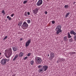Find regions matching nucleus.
<instances>
[{
  "label": "nucleus",
  "instance_id": "f257e3e1",
  "mask_svg": "<svg viewBox=\"0 0 76 76\" xmlns=\"http://www.w3.org/2000/svg\"><path fill=\"white\" fill-rule=\"evenodd\" d=\"M6 52H7V55H5V57L8 58H9L12 54V48H10L8 49L5 50Z\"/></svg>",
  "mask_w": 76,
  "mask_h": 76
},
{
  "label": "nucleus",
  "instance_id": "f03ea898",
  "mask_svg": "<svg viewBox=\"0 0 76 76\" xmlns=\"http://www.w3.org/2000/svg\"><path fill=\"white\" fill-rule=\"evenodd\" d=\"M61 25H58L55 28V31H56V34H58L59 33H61L62 31L61 29Z\"/></svg>",
  "mask_w": 76,
  "mask_h": 76
},
{
  "label": "nucleus",
  "instance_id": "7ed1b4c3",
  "mask_svg": "<svg viewBox=\"0 0 76 76\" xmlns=\"http://www.w3.org/2000/svg\"><path fill=\"white\" fill-rule=\"evenodd\" d=\"M48 66L46 65L44 66L42 68H39V72H41L43 73L44 72H45L48 69Z\"/></svg>",
  "mask_w": 76,
  "mask_h": 76
},
{
  "label": "nucleus",
  "instance_id": "20e7f679",
  "mask_svg": "<svg viewBox=\"0 0 76 76\" xmlns=\"http://www.w3.org/2000/svg\"><path fill=\"white\" fill-rule=\"evenodd\" d=\"M28 24L26 21L24 22L21 26L22 28L23 29H26L28 28Z\"/></svg>",
  "mask_w": 76,
  "mask_h": 76
},
{
  "label": "nucleus",
  "instance_id": "39448f33",
  "mask_svg": "<svg viewBox=\"0 0 76 76\" xmlns=\"http://www.w3.org/2000/svg\"><path fill=\"white\" fill-rule=\"evenodd\" d=\"M7 61V58L3 59L1 61V64L2 66H5L6 64V62Z\"/></svg>",
  "mask_w": 76,
  "mask_h": 76
},
{
  "label": "nucleus",
  "instance_id": "423d86ee",
  "mask_svg": "<svg viewBox=\"0 0 76 76\" xmlns=\"http://www.w3.org/2000/svg\"><path fill=\"white\" fill-rule=\"evenodd\" d=\"M35 61L37 64H39L42 62V59L39 57H37L35 58Z\"/></svg>",
  "mask_w": 76,
  "mask_h": 76
},
{
  "label": "nucleus",
  "instance_id": "0eeeda50",
  "mask_svg": "<svg viewBox=\"0 0 76 76\" xmlns=\"http://www.w3.org/2000/svg\"><path fill=\"white\" fill-rule=\"evenodd\" d=\"M50 56L49 57V58L50 60H53L54 57L55 55L54 54V53H50Z\"/></svg>",
  "mask_w": 76,
  "mask_h": 76
},
{
  "label": "nucleus",
  "instance_id": "6e6552de",
  "mask_svg": "<svg viewBox=\"0 0 76 76\" xmlns=\"http://www.w3.org/2000/svg\"><path fill=\"white\" fill-rule=\"evenodd\" d=\"M42 4V0H39L36 4L37 6H40Z\"/></svg>",
  "mask_w": 76,
  "mask_h": 76
},
{
  "label": "nucleus",
  "instance_id": "1a4fd4ad",
  "mask_svg": "<svg viewBox=\"0 0 76 76\" xmlns=\"http://www.w3.org/2000/svg\"><path fill=\"white\" fill-rule=\"evenodd\" d=\"M31 39L28 40V41L26 43V47H28L29 45V44L31 43Z\"/></svg>",
  "mask_w": 76,
  "mask_h": 76
},
{
  "label": "nucleus",
  "instance_id": "9d476101",
  "mask_svg": "<svg viewBox=\"0 0 76 76\" xmlns=\"http://www.w3.org/2000/svg\"><path fill=\"white\" fill-rule=\"evenodd\" d=\"M38 10H39V9L36 8L35 9L33 10V12L34 14H36L37 13H38Z\"/></svg>",
  "mask_w": 76,
  "mask_h": 76
},
{
  "label": "nucleus",
  "instance_id": "9b49d317",
  "mask_svg": "<svg viewBox=\"0 0 76 76\" xmlns=\"http://www.w3.org/2000/svg\"><path fill=\"white\" fill-rule=\"evenodd\" d=\"M12 48L13 51H16L18 50L17 48L16 47H12Z\"/></svg>",
  "mask_w": 76,
  "mask_h": 76
},
{
  "label": "nucleus",
  "instance_id": "f8f14e48",
  "mask_svg": "<svg viewBox=\"0 0 76 76\" xmlns=\"http://www.w3.org/2000/svg\"><path fill=\"white\" fill-rule=\"evenodd\" d=\"M22 23H23V22H22V21H19L18 23V26H20L22 25Z\"/></svg>",
  "mask_w": 76,
  "mask_h": 76
},
{
  "label": "nucleus",
  "instance_id": "ddd939ff",
  "mask_svg": "<svg viewBox=\"0 0 76 76\" xmlns=\"http://www.w3.org/2000/svg\"><path fill=\"white\" fill-rule=\"evenodd\" d=\"M23 56V53L22 52L20 53L19 54V56L20 57H22Z\"/></svg>",
  "mask_w": 76,
  "mask_h": 76
},
{
  "label": "nucleus",
  "instance_id": "4468645a",
  "mask_svg": "<svg viewBox=\"0 0 76 76\" xmlns=\"http://www.w3.org/2000/svg\"><path fill=\"white\" fill-rule=\"evenodd\" d=\"M18 57V55H16L15 56V57L13 59V61H15V60Z\"/></svg>",
  "mask_w": 76,
  "mask_h": 76
},
{
  "label": "nucleus",
  "instance_id": "2eb2a0df",
  "mask_svg": "<svg viewBox=\"0 0 76 76\" xmlns=\"http://www.w3.org/2000/svg\"><path fill=\"white\" fill-rule=\"evenodd\" d=\"M69 54L71 55V56H72V55H73V54H76V52H70Z\"/></svg>",
  "mask_w": 76,
  "mask_h": 76
},
{
  "label": "nucleus",
  "instance_id": "dca6fc26",
  "mask_svg": "<svg viewBox=\"0 0 76 76\" xmlns=\"http://www.w3.org/2000/svg\"><path fill=\"white\" fill-rule=\"evenodd\" d=\"M7 18L9 20H12V18L10 17L9 16H7Z\"/></svg>",
  "mask_w": 76,
  "mask_h": 76
},
{
  "label": "nucleus",
  "instance_id": "f3484780",
  "mask_svg": "<svg viewBox=\"0 0 76 76\" xmlns=\"http://www.w3.org/2000/svg\"><path fill=\"white\" fill-rule=\"evenodd\" d=\"M67 35H68V37L69 38H70L72 37V36L70 35V34L69 32H68L67 33Z\"/></svg>",
  "mask_w": 76,
  "mask_h": 76
},
{
  "label": "nucleus",
  "instance_id": "a211bd4d",
  "mask_svg": "<svg viewBox=\"0 0 76 76\" xmlns=\"http://www.w3.org/2000/svg\"><path fill=\"white\" fill-rule=\"evenodd\" d=\"M64 40L65 41H67L68 40L67 39V36H65L64 37Z\"/></svg>",
  "mask_w": 76,
  "mask_h": 76
},
{
  "label": "nucleus",
  "instance_id": "6ab92c4d",
  "mask_svg": "<svg viewBox=\"0 0 76 76\" xmlns=\"http://www.w3.org/2000/svg\"><path fill=\"white\" fill-rule=\"evenodd\" d=\"M27 22L28 24L31 23V20L29 19H28V20H27Z\"/></svg>",
  "mask_w": 76,
  "mask_h": 76
},
{
  "label": "nucleus",
  "instance_id": "aec40b11",
  "mask_svg": "<svg viewBox=\"0 0 76 76\" xmlns=\"http://www.w3.org/2000/svg\"><path fill=\"white\" fill-rule=\"evenodd\" d=\"M34 61H31L30 62V63L31 65H33V64H34Z\"/></svg>",
  "mask_w": 76,
  "mask_h": 76
},
{
  "label": "nucleus",
  "instance_id": "412c9836",
  "mask_svg": "<svg viewBox=\"0 0 76 76\" xmlns=\"http://www.w3.org/2000/svg\"><path fill=\"white\" fill-rule=\"evenodd\" d=\"M27 14V12H25L24 14V16H28V15Z\"/></svg>",
  "mask_w": 76,
  "mask_h": 76
},
{
  "label": "nucleus",
  "instance_id": "4be33fe9",
  "mask_svg": "<svg viewBox=\"0 0 76 76\" xmlns=\"http://www.w3.org/2000/svg\"><path fill=\"white\" fill-rule=\"evenodd\" d=\"M68 7H69L68 5H66L64 6V7H65V9H68Z\"/></svg>",
  "mask_w": 76,
  "mask_h": 76
},
{
  "label": "nucleus",
  "instance_id": "5701e85b",
  "mask_svg": "<svg viewBox=\"0 0 76 76\" xmlns=\"http://www.w3.org/2000/svg\"><path fill=\"white\" fill-rule=\"evenodd\" d=\"M69 14H70V13H66V15L65 16L66 18H67V16H69Z\"/></svg>",
  "mask_w": 76,
  "mask_h": 76
},
{
  "label": "nucleus",
  "instance_id": "b1692460",
  "mask_svg": "<svg viewBox=\"0 0 76 76\" xmlns=\"http://www.w3.org/2000/svg\"><path fill=\"white\" fill-rule=\"evenodd\" d=\"M69 41L70 42H72L73 41V38H71V39H69Z\"/></svg>",
  "mask_w": 76,
  "mask_h": 76
},
{
  "label": "nucleus",
  "instance_id": "393cba45",
  "mask_svg": "<svg viewBox=\"0 0 76 76\" xmlns=\"http://www.w3.org/2000/svg\"><path fill=\"white\" fill-rule=\"evenodd\" d=\"M74 32H75L74 31H72L70 32V34H73Z\"/></svg>",
  "mask_w": 76,
  "mask_h": 76
},
{
  "label": "nucleus",
  "instance_id": "a878e982",
  "mask_svg": "<svg viewBox=\"0 0 76 76\" xmlns=\"http://www.w3.org/2000/svg\"><path fill=\"white\" fill-rule=\"evenodd\" d=\"M28 1H24L23 3V4H26V3H27V2Z\"/></svg>",
  "mask_w": 76,
  "mask_h": 76
},
{
  "label": "nucleus",
  "instance_id": "bb28decb",
  "mask_svg": "<svg viewBox=\"0 0 76 76\" xmlns=\"http://www.w3.org/2000/svg\"><path fill=\"white\" fill-rule=\"evenodd\" d=\"M7 38V36H6L4 38L3 40H5V39H6Z\"/></svg>",
  "mask_w": 76,
  "mask_h": 76
},
{
  "label": "nucleus",
  "instance_id": "cd10ccee",
  "mask_svg": "<svg viewBox=\"0 0 76 76\" xmlns=\"http://www.w3.org/2000/svg\"><path fill=\"white\" fill-rule=\"evenodd\" d=\"M52 24H54L55 23V21L53 20L52 21Z\"/></svg>",
  "mask_w": 76,
  "mask_h": 76
},
{
  "label": "nucleus",
  "instance_id": "c85d7f7f",
  "mask_svg": "<svg viewBox=\"0 0 76 76\" xmlns=\"http://www.w3.org/2000/svg\"><path fill=\"white\" fill-rule=\"evenodd\" d=\"M31 54L30 53H29L28 54V57H29V56H30V55H31Z\"/></svg>",
  "mask_w": 76,
  "mask_h": 76
},
{
  "label": "nucleus",
  "instance_id": "c756f323",
  "mask_svg": "<svg viewBox=\"0 0 76 76\" xmlns=\"http://www.w3.org/2000/svg\"><path fill=\"white\" fill-rule=\"evenodd\" d=\"M74 35H76V33L74 31V33H73V34H72Z\"/></svg>",
  "mask_w": 76,
  "mask_h": 76
},
{
  "label": "nucleus",
  "instance_id": "7c9ffc66",
  "mask_svg": "<svg viewBox=\"0 0 76 76\" xmlns=\"http://www.w3.org/2000/svg\"><path fill=\"white\" fill-rule=\"evenodd\" d=\"M28 58V57L26 56V57H25L24 58V60H26Z\"/></svg>",
  "mask_w": 76,
  "mask_h": 76
},
{
  "label": "nucleus",
  "instance_id": "2f4dec72",
  "mask_svg": "<svg viewBox=\"0 0 76 76\" xmlns=\"http://www.w3.org/2000/svg\"><path fill=\"white\" fill-rule=\"evenodd\" d=\"M60 60H61L62 61H63V60H64V59L62 58L60 59Z\"/></svg>",
  "mask_w": 76,
  "mask_h": 76
},
{
  "label": "nucleus",
  "instance_id": "473e14b6",
  "mask_svg": "<svg viewBox=\"0 0 76 76\" xmlns=\"http://www.w3.org/2000/svg\"><path fill=\"white\" fill-rule=\"evenodd\" d=\"M27 14L28 15H30V12H27Z\"/></svg>",
  "mask_w": 76,
  "mask_h": 76
},
{
  "label": "nucleus",
  "instance_id": "72a5a7b5",
  "mask_svg": "<svg viewBox=\"0 0 76 76\" xmlns=\"http://www.w3.org/2000/svg\"><path fill=\"white\" fill-rule=\"evenodd\" d=\"M2 13H4V11L2 10Z\"/></svg>",
  "mask_w": 76,
  "mask_h": 76
},
{
  "label": "nucleus",
  "instance_id": "f704fd0d",
  "mask_svg": "<svg viewBox=\"0 0 76 76\" xmlns=\"http://www.w3.org/2000/svg\"><path fill=\"white\" fill-rule=\"evenodd\" d=\"M74 39L75 40H76V35H75L74 36Z\"/></svg>",
  "mask_w": 76,
  "mask_h": 76
},
{
  "label": "nucleus",
  "instance_id": "c9c22d12",
  "mask_svg": "<svg viewBox=\"0 0 76 76\" xmlns=\"http://www.w3.org/2000/svg\"><path fill=\"white\" fill-rule=\"evenodd\" d=\"M13 16H14V14H12L11 15V17H13Z\"/></svg>",
  "mask_w": 76,
  "mask_h": 76
},
{
  "label": "nucleus",
  "instance_id": "e433bc0d",
  "mask_svg": "<svg viewBox=\"0 0 76 76\" xmlns=\"http://www.w3.org/2000/svg\"><path fill=\"white\" fill-rule=\"evenodd\" d=\"M45 14H46V15H47V14L48 12H47V11H45Z\"/></svg>",
  "mask_w": 76,
  "mask_h": 76
},
{
  "label": "nucleus",
  "instance_id": "4c0bfd02",
  "mask_svg": "<svg viewBox=\"0 0 76 76\" xmlns=\"http://www.w3.org/2000/svg\"><path fill=\"white\" fill-rule=\"evenodd\" d=\"M41 67V65H39L38 66V68H40V67Z\"/></svg>",
  "mask_w": 76,
  "mask_h": 76
},
{
  "label": "nucleus",
  "instance_id": "58836bf2",
  "mask_svg": "<svg viewBox=\"0 0 76 76\" xmlns=\"http://www.w3.org/2000/svg\"><path fill=\"white\" fill-rule=\"evenodd\" d=\"M10 61V59H7V62H8V61Z\"/></svg>",
  "mask_w": 76,
  "mask_h": 76
},
{
  "label": "nucleus",
  "instance_id": "ea45409f",
  "mask_svg": "<svg viewBox=\"0 0 76 76\" xmlns=\"http://www.w3.org/2000/svg\"><path fill=\"white\" fill-rule=\"evenodd\" d=\"M20 41H22V40H23V39L22 38H20Z\"/></svg>",
  "mask_w": 76,
  "mask_h": 76
},
{
  "label": "nucleus",
  "instance_id": "a19ab883",
  "mask_svg": "<svg viewBox=\"0 0 76 76\" xmlns=\"http://www.w3.org/2000/svg\"><path fill=\"white\" fill-rule=\"evenodd\" d=\"M12 76H16V75L15 74L13 75H12Z\"/></svg>",
  "mask_w": 76,
  "mask_h": 76
},
{
  "label": "nucleus",
  "instance_id": "79ce46f5",
  "mask_svg": "<svg viewBox=\"0 0 76 76\" xmlns=\"http://www.w3.org/2000/svg\"><path fill=\"white\" fill-rule=\"evenodd\" d=\"M48 57H49V56H50V55H49V54H48Z\"/></svg>",
  "mask_w": 76,
  "mask_h": 76
},
{
  "label": "nucleus",
  "instance_id": "37998d69",
  "mask_svg": "<svg viewBox=\"0 0 76 76\" xmlns=\"http://www.w3.org/2000/svg\"><path fill=\"white\" fill-rule=\"evenodd\" d=\"M1 53H0V56H1Z\"/></svg>",
  "mask_w": 76,
  "mask_h": 76
},
{
  "label": "nucleus",
  "instance_id": "c03bdc74",
  "mask_svg": "<svg viewBox=\"0 0 76 76\" xmlns=\"http://www.w3.org/2000/svg\"><path fill=\"white\" fill-rule=\"evenodd\" d=\"M75 3H76V2H74V4H75Z\"/></svg>",
  "mask_w": 76,
  "mask_h": 76
},
{
  "label": "nucleus",
  "instance_id": "a18cd8bd",
  "mask_svg": "<svg viewBox=\"0 0 76 76\" xmlns=\"http://www.w3.org/2000/svg\"><path fill=\"white\" fill-rule=\"evenodd\" d=\"M57 63H58V61H57Z\"/></svg>",
  "mask_w": 76,
  "mask_h": 76
},
{
  "label": "nucleus",
  "instance_id": "49530a36",
  "mask_svg": "<svg viewBox=\"0 0 76 76\" xmlns=\"http://www.w3.org/2000/svg\"><path fill=\"white\" fill-rule=\"evenodd\" d=\"M47 0V1H48V0Z\"/></svg>",
  "mask_w": 76,
  "mask_h": 76
}]
</instances>
